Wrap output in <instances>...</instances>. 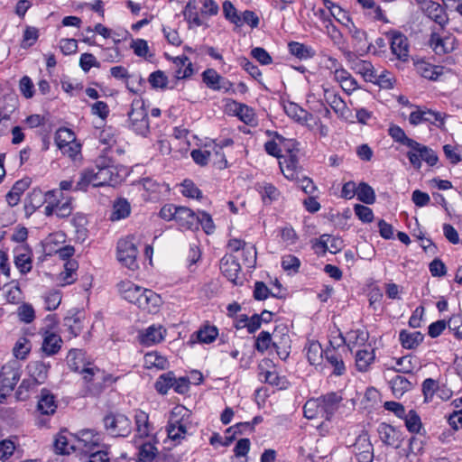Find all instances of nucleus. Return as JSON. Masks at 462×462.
<instances>
[{"label":"nucleus","mask_w":462,"mask_h":462,"mask_svg":"<svg viewBox=\"0 0 462 462\" xmlns=\"http://www.w3.org/2000/svg\"><path fill=\"white\" fill-rule=\"evenodd\" d=\"M119 181V171L115 161L104 152L96 159L93 167L81 171L76 189L85 190L89 185L94 187L115 185Z\"/></svg>","instance_id":"1"},{"label":"nucleus","mask_w":462,"mask_h":462,"mask_svg":"<svg viewBox=\"0 0 462 462\" xmlns=\"http://www.w3.org/2000/svg\"><path fill=\"white\" fill-rule=\"evenodd\" d=\"M118 290L125 300L148 312H156L162 304L159 294L132 282H121L118 284Z\"/></svg>","instance_id":"2"},{"label":"nucleus","mask_w":462,"mask_h":462,"mask_svg":"<svg viewBox=\"0 0 462 462\" xmlns=\"http://www.w3.org/2000/svg\"><path fill=\"white\" fill-rule=\"evenodd\" d=\"M48 204L44 208V215L51 217L56 215L60 218H65L73 211L72 198L65 195L60 189L47 191Z\"/></svg>","instance_id":"3"},{"label":"nucleus","mask_w":462,"mask_h":462,"mask_svg":"<svg viewBox=\"0 0 462 462\" xmlns=\"http://www.w3.org/2000/svg\"><path fill=\"white\" fill-rule=\"evenodd\" d=\"M21 374V365L17 360L10 361L2 366L0 371V399H5L14 391Z\"/></svg>","instance_id":"4"},{"label":"nucleus","mask_w":462,"mask_h":462,"mask_svg":"<svg viewBox=\"0 0 462 462\" xmlns=\"http://www.w3.org/2000/svg\"><path fill=\"white\" fill-rule=\"evenodd\" d=\"M410 151L407 152V158L415 170H420L422 161L428 165L434 166L439 161L437 153L430 147L413 141L409 146Z\"/></svg>","instance_id":"5"},{"label":"nucleus","mask_w":462,"mask_h":462,"mask_svg":"<svg viewBox=\"0 0 462 462\" xmlns=\"http://www.w3.org/2000/svg\"><path fill=\"white\" fill-rule=\"evenodd\" d=\"M130 127L137 134L146 136L150 132L148 114L142 99H134L128 112Z\"/></svg>","instance_id":"6"},{"label":"nucleus","mask_w":462,"mask_h":462,"mask_svg":"<svg viewBox=\"0 0 462 462\" xmlns=\"http://www.w3.org/2000/svg\"><path fill=\"white\" fill-rule=\"evenodd\" d=\"M106 430L112 437H128L132 432V421L123 413H109L104 420Z\"/></svg>","instance_id":"7"},{"label":"nucleus","mask_w":462,"mask_h":462,"mask_svg":"<svg viewBox=\"0 0 462 462\" xmlns=\"http://www.w3.org/2000/svg\"><path fill=\"white\" fill-rule=\"evenodd\" d=\"M294 151V146L288 148L287 154L279 160V166L283 176L292 181L298 180L302 172V167L300 165L297 153ZM296 151L298 152V149Z\"/></svg>","instance_id":"8"},{"label":"nucleus","mask_w":462,"mask_h":462,"mask_svg":"<svg viewBox=\"0 0 462 462\" xmlns=\"http://www.w3.org/2000/svg\"><path fill=\"white\" fill-rule=\"evenodd\" d=\"M138 250L132 239H121L117 244V259L131 270L138 267L136 257Z\"/></svg>","instance_id":"9"},{"label":"nucleus","mask_w":462,"mask_h":462,"mask_svg":"<svg viewBox=\"0 0 462 462\" xmlns=\"http://www.w3.org/2000/svg\"><path fill=\"white\" fill-rule=\"evenodd\" d=\"M191 157L193 161L200 165L204 166L210 162L212 157H221V161H214V165L218 169H225L227 165V162L225 158V154L222 152V148H214L212 151L197 149L191 152Z\"/></svg>","instance_id":"10"},{"label":"nucleus","mask_w":462,"mask_h":462,"mask_svg":"<svg viewBox=\"0 0 462 462\" xmlns=\"http://www.w3.org/2000/svg\"><path fill=\"white\" fill-rule=\"evenodd\" d=\"M102 440V434L93 430H82L76 435L77 448L85 453H90L95 448H98Z\"/></svg>","instance_id":"11"},{"label":"nucleus","mask_w":462,"mask_h":462,"mask_svg":"<svg viewBox=\"0 0 462 462\" xmlns=\"http://www.w3.org/2000/svg\"><path fill=\"white\" fill-rule=\"evenodd\" d=\"M203 82L213 90L234 92L233 83L220 76L215 69H208L202 73Z\"/></svg>","instance_id":"12"},{"label":"nucleus","mask_w":462,"mask_h":462,"mask_svg":"<svg viewBox=\"0 0 462 462\" xmlns=\"http://www.w3.org/2000/svg\"><path fill=\"white\" fill-rule=\"evenodd\" d=\"M134 418L136 438L154 439V427L149 420V414L142 410H136Z\"/></svg>","instance_id":"13"},{"label":"nucleus","mask_w":462,"mask_h":462,"mask_svg":"<svg viewBox=\"0 0 462 462\" xmlns=\"http://www.w3.org/2000/svg\"><path fill=\"white\" fill-rule=\"evenodd\" d=\"M421 9L424 14L443 29L448 23V16L444 8L436 2L431 0H423L421 2Z\"/></svg>","instance_id":"14"},{"label":"nucleus","mask_w":462,"mask_h":462,"mask_svg":"<svg viewBox=\"0 0 462 462\" xmlns=\"http://www.w3.org/2000/svg\"><path fill=\"white\" fill-rule=\"evenodd\" d=\"M222 273L234 284H242L240 277L241 266L238 261L231 254H226L220 261Z\"/></svg>","instance_id":"15"},{"label":"nucleus","mask_w":462,"mask_h":462,"mask_svg":"<svg viewBox=\"0 0 462 462\" xmlns=\"http://www.w3.org/2000/svg\"><path fill=\"white\" fill-rule=\"evenodd\" d=\"M354 453L359 462H372L374 448L367 433L360 434L353 445Z\"/></svg>","instance_id":"16"},{"label":"nucleus","mask_w":462,"mask_h":462,"mask_svg":"<svg viewBox=\"0 0 462 462\" xmlns=\"http://www.w3.org/2000/svg\"><path fill=\"white\" fill-rule=\"evenodd\" d=\"M54 448L56 453L65 455L78 449L76 436L67 430L60 431L55 438Z\"/></svg>","instance_id":"17"},{"label":"nucleus","mask_w":462,"mask_h":462,"mask_svg":"<svg viewBox=\"0 0 462 462\" xmlns=\"http://www.w3.org/2000/svg\"><path fill=\"white\" fill-rule=\"evenodd\" d=\"M166 336V329L161 325H152L140 333L139 341L143 346H152L162 342Z\"/></svg>","instance_id":"18"},{"label":"nucleus","mask_w":462,"mask_h":462,"mask_svg":"<svg viewBox=\"0 0 462 462\" xmlns=\"http://www.w3.org/2000/svg\"><path fill=\"white\" fill-rule=\"evenodd\" d=\"M175 221L181 227L189 230L199 228V216L186 207H179Z\"/></svg>","instance_id":"19"},{"label":"nucleus","mask_w":462,"mask_h":462,"mask_svg":"<svg viewBox=\"0 0 462 462\" xmlns=\"http://www.w3.org/2000/svg\"><path fill=\"white\" fill-rule=\"evenodd\" d=\"M381 440L393 448H398L402 441V433L393 426L382 423L378 428Z\"/></svg>","instance_id":"20"},{"label":"nucleus","mask_w":462,"mask_h":462,"mask_svg":"<svg viewBox=\"0 0 462 462\" xmlns=\"http://www.w3.org/2000/svg\"><path fill=\"white\" fill-rule=\"evenodd\" d=\"M14 263L21 273L26 274L32 268V251L22 245L15 249Z\"/></svg>","instance_id":"21"},{"label":"nucleus","mask_w":462,"mask_h":462,"mask_svg":"<svg viewBox=\"0 0 462 462\" xmlns=\"http://www.w3.org/2000/svg\"><path fill=\"white\" fill-rule=\"evenodd\" d=\"M325 99L339 117L346 120L351 117L350 109L338 95L328 90H325Z\"/></svg>","instance_id":"22"},{"label":"nucleus","mask_w":462,"mask_h":462,"mask_svg":"<svg viewBox=\"0 0 462 462\" xmlns=\"http://www.w3.org/2000/svg\"><path fill=\"white\" fill-rule=\"evenodd\" d=\"M283 108L288 116L301 125H309V123L314 119L310 113L294 102L289 101L284 103Z\"/></svg>","instance_id":"23"},{"label":"nucleus","mask_w":462,"mask_h":462,"mask_svg":"<svg viewBox=\"0 0 462 462\" xmlns=\"http://www.w3.org/2000/svg\"><path fill=\"white\" fill-rule=\"evenodd\" d=\"M320 399L325 411V420H331L343 398L339 393L331 392L320 396Z\"/></svg>","instance_id":"24"},{"label":"nucleus","mask_w":462,"mask_h":462,"mask_svg":"<svg viewBox=\"0 0 462 462\" xmlns=\"http://www.w3.org/2000/svg\"><path fill=\"white\" fill-rule=\"evenodd\" d=\"M27 371L30 380L42 384L45 382L48 376L49 365L42 361H32L27 365Z\"/></svg>","instance_id":"25"},{"label":"nucleus","mask_w":462,"mask_h":462,"mask_svg":"<svg viewBox=\"0 0 462 462\" xmlns=\"http://www.w3.org/2000/svg\"><path fill=\"white\" fill-rule=\"evenodd\" d=\"M84 315L77 310H70L64 318V326L67 328L72 337H77L82 330V320Z\"/></svg>","instance_id":"26"},{"label":"nucleus","mask_w":462,"mask_h":462,"mask_svg":"<svg viewBox=\"0 0 462 462\" xmlns=\"http://www.w3.org/2000/svg\"><path fill=\"white\" fill-rule=\"evenodd\" d=\"M391 49L392 52L400 60H405L408 57L407 38L401 32H391Z\"/></svg>","instance_id":"27"},{"label":"nucleus","mask_w":462,"mask_h":462,"mask_svg":"<svg viewBox=\"0 0 462 462\" xmlns=\"http://www.w3.org/2000/svg\"><path fill=\"white\" fill-rule=\"evenodd\" d=\"M38 411L43 415H51L56 411L55 397L45 388L42 389L37 404Z\"/></svg>","instance_id":"28"},{"label":"nucleus","mask_w":462,"mask_h":462,"mask_svg":"<svg viewBox=\"0 0 462 462\" xmlns=\"http://www.w3.org/2000/svg\"><path fill=\"white\" fill-rule=\"evenodd\" d=\"M430 45L438 55L448 53L453 50L451 39L442 37L438 32H432L430 39Z\"/></svg>","instance_id":"29"},{"label":"nucleus","mask_w":462,"mask_h":462,"mask_svg":"<svg viewBox=\"0 0 462 462\" xmlns=\"http://www.w3.org/2000/svg\"><path fill=\"white\" fill-rule=\"evenodd\" d=\"M418 73L428 79L437 80L445 73V68L442 66H436L427 61H420L416 64Z\"/></svg>","instance_id":"30"},{"label":"nucleus","mask_w":462,"mask_h":462,"mask_svg":"<svg viewBox=\"0 0 462 462\" xmlns=\"http://www.w3.org/2000/svg\"><path fill=\"white\" fill-rule=\"evenodd\" d=\"M62 339L56 333L46 331L43 336L42 350L47 356L57 354L61 347Z\"/></svg>","instance_id":"31"},{"label":"nucleus","mask_w":462,"mask_h":462,"mask_svg":"<svg viewBox=\"0 0 462 462\" xmlns=\"http://www.w3.org/2000/svg\"><path fill=\"white\" fill-rule=\"evenodd\" d=\"M375 358L374 348H364L356 353V365L358 371L366 372Z\"/></svg>","instance_id":"32"},{"label":"nucleus","mask_w":462,"mask_h":462,"mask_svg":"<svg viewBox=\"0 0 462 462\" xmlns=\"http://www.w3.org/2000/svg\"><path fill=\"white\" fill-rule=\"evenodd\" d=\"M48 204L47 191L43 192L40 189H33L27 197L25 209L33 212L41 208L43 204Z\"/></svg>","instance_id":"33"},{"label":"nucleus","mask_w":462,"mask_h":462,"mask_svg":"<svg viewBox=\"0 0 462 462\" xmlns=\"http://www.w3.org/2000/svg\"><path fill=\"white\" fill-rule=\"evenodd\" d=\"M304 416L308 420L313 419H325V411L321 402L320 397L316 399H310L306 402L304 407Z\"/></svg>","instance_id":"34"},{"label":"nucleus","mask_w":462,"mask_h":462,"mask_svg":"<svg viewBox=\"0 0 462 462\" xmlns=\"http://www.w3.org/2000/svg\"><path fill=\"white\" fill-rule=\"evenodd\" d=\"M351 68L356 73L360 74L365 81L374 82L377 79V72L368 60H356Z\"/></svg>","instance_id":"35"},{"label":"nucleus","mask_w":462,"mask_h":462,"mask_svg":"<svg viewBox=\"0 0 462 462\" xmlns=\"http://www.w3.org/2000/svg\"><path fill=\"white\" fill-rule=\"evenodd\" d=\"M393 394L401 398L412 388V383L403 375H395L389 381Z\"/></svg>","instance_id":"36"},{"label":"nucleus","mask_w":462,"mask_h":462,"mask_svg":"<svg viewBox=\"0 0 462 462\" xmlns=\"http://www.w3.org/2000/svg\"><path fill=\"white\" fill-rule=\"evenodd\" d=\"M348 32L355 42L354 49L357 52H364L368 48L366 32L357 28L353 23L348 26Z\"/></svg>","instance_id":"37"},{"label":"nucleus","mask_w":462,"mask_h":462,"mask_svg":"<svg viewBox=\"0 0 462 462\" xmlns=\"http://www.w3.org/2000/svg\"><path fill=\"white\" fill-rule=\"evenodd\" d=\"M173 63L176 67L175 76L179 79H187L194 72L191 61L185 55L174 58Z\"/></svg>","instance_id":"38"},{"label":"nucleus","mask_w":462,"mask_h":462,"mask_svg":"<svg viewBox=\"0 0 462 462\" xmlns=\"http://www.w3.org/2000/svg\"><path fill=\"white\" fill-rule=\"evenodd\" d=\"M29 185L30 180L26 179L16 181L11 190L6 194L8 205L11 207L16 206L20 201L22 194L29 188Z\"/></svg>","instance_id":"39"},{"label":"nucleus","mask_w":462,"mask_h":462,"mask_svg":"<svg viewBox=\"0 0 462 462\" xmlns=\"http://www.w3.org/2000/svg\"><path fill=\"white\" fill-rule=\"evenodd\" d=\"M399 337L404 348L413 349L423 341L424 336L419 331L407 332L402 330L400 332Z\"/></svg>","instance_id":"40"},{"label":"nucleus","mask_w":462,"mask_h":462,"mask_svg":"<svg viewBox=\"0 0 462 462\" xmlns=\"http://www.w3.org/2000/svg\"><path fill=\"white\" fill-rule=\"evenodd\" d=\"M131 213V205L125 199H118L113 204L111 220L116 221L127 217Z\"/></svg>","instance_id":"41"},{"label":"nucleus","mask_w":462,"mask_h":462,"mask_svg":"<svg viewBox=\"0 0 462 462\" xmlns=\"http://www.w3.org/2000/svg\"><path fill=\"white\" fill-rule=\"evenodd\" d=\"M326 360L334 367L333 374L336 375H342L346 367L341 355L335 349H328L325 352Z\"/></svg>","instance_id":"42"},{"label":"nucleus","mask_w":462,"mask_h":462,"mask_svg":"<svg viewBox=\"0 0 462 462\" xmlns=\"http://www.w3.org/2000/svg\"><path fill=\"white\" fill-rule=\"evenodd\" d=\"M144 366L147 369L164 370L168 367V361L157 352H150L144 356Z\"/></svg>","instance_id":"43"},{"label":"nucleus","mask_w":462,"mask_h":462,"mask_svg":"<svg viewBox=\"0 0 462 462\" xmlns=\"http://www.w3.org/2000/svg\"><path fill=\"white\" fill-rule=\"evenodd\" d=\"M152 440V439H149L148 441L139 446L138 456L140 462H152L155 458L158 449L155 446V442Z\"/></svg>","instance_id":"44"},{"label":"nucleus","mask_w":462,"mask_h":462,"mask_svg":"<svg viewBox=\"0 0 462 462\" xmlns=\"http://www.w3.org/2000/svg\"><path fill=\"white\" fill-rule=\"evenodd\" d=\"M194 336L196 337V339L199 343L210 344L218 336V330H217V327H215V326L206 325L203 328H201L200 329H199L198 331H196L192 335V337Z\"/></svg>","instance_id":"45"},{"label":"nucleus","mask_w":462,"mask_h":462,"mask_svg":"<svg viewBox=\"0 0 462 462\" xmlns=\"http://www.w3.org/2000/svg\"><path fill=\"white\" fill-rule=\"evenodd\" d=\"M79 267V263L75 260H68L64 263V271L60 274V281L62 285L71 284L75 282V272Z\"/></svg>","instance_id":"46"},{"label":"nucleus","mask_w":462,"mask_h":462,"mask_svg":"<svg viewBox=\"0 0 462 462\" xmlns=\"http://www.w3.org/2000/svg\"><path fill=\"white\" fill-rule=\"evenodd\" d=\"M67 363L71 370L79 371L86 365L85 353L80 349H71L67 356Z\"/></svg>","instance_id":"47"},{"label":"nucleus","mask_w":462,"mask_h":462,"mask_svg":"<svg viewBox=\"0 0 462 462\" xmlns=\"http://www.w3.org/2000/svg\"><path fill=\"white\" fill-rule=\"evenodd\" d=\"M323 349L319 342H310L307 346V358L310 365H320L323 358Z\"/></svg>","instance_id":"48"},{"label":"nucleus","mask_w":462,"mask_h":462,"mask_svg":"<svg viewBox=\"0 0 462 462\" xmlns=\"http://www.w3.org/2000/svg\"><path fill=\"white\" fill-rule=\"evenodd\" d=\"M3 292L6 301L9 303L18 304L23 300V292L16 283L5 285Z\"/></svg>","instance_id":"49"},{"label":"nucleus","mask_w":462,"mask_h":462,"mask_svg":"<svg viewBox=\"0 0 462 462\" xmlns=\"http://www.w3.org/2000/svg\"><path fill=\"white\" fill-rule=\"evenodd\" d=\"M168 437L172 440H179L186 435V426L180 420H170L167 428Z\"/></svg>","instance_id":"50"},{"label":"nucleus","mask_w":462,"mask_h":462,"mask_svg":"<svg viewBox=\"0 0 462 462\" xmlns=\"http://www.w3.org/2000/svg\"><path fill=\"white\" fill-rule=\"evenodd\" d=\"M357 199L365 204H374L375 201V193L374 189L365 182H361L357 186Z\"/></svg>","instance_id":"51"},{"label":"nucleus","mask_w":462,"mask_h":462,"mask_svg":"<svg viewBox=\"0 0 462 462\" xmlns=\"http://www.w3.org/2000/svg\"><path fill=\"white\" fill-rule=\"evenodd\" d=\"M74 142H76V136L73 131L66 127H61L57 130L55 134V143L59 149H62V146Z\"/></svg>","instance_id":"52"},{"label":"nucleus","mask_w":462,"mask_h":462,"mask_svg":"<svg viewBox=\"0 0 462 462\" xmlns=\"http://www.w3.org/2000/svg\"><path fill=\"white\" fill-rule=\"evenodd\" d=\"M174 374L168 372L160 375L155 383V389L161 394H166L171 388H173Z\"/></svg>","instance_id":"53"},{"label":"nucleus","mask_w":462,"mask_h":462,"mask_svg":"<svg viewBox=\"0 0 462 462\" xmlns=\"http://www.w3.org/2000/svg\"><path fill=\"white\" fill-rule=\"evenodd\" d=\"M183 15L190 24L200 26L203 23L199 15V13L197 12V6L194 0H189L188 2L183 11Z\"/></svg>","instance_id":"54"},{"label":"nucleus","mask_w":462,"mask_h":462,"mask_svg":"<svg viewBox=\"0 0 462 462\" xmlns=\"http://www.w3.org/2000/svg\"><path fill=\"white\" fill-rule=\"evenodd\" d=\"M38 384L30 379H24L19 385L15 396L19 401H25L30 397V393L34 392Z\"/></svg>","instance_id":"55"},{"label":"nucleus","mask_w":462,"mask_h":462,"mask_svg":"<svg viewBox=\"0 0 462 462\" xmlns=\"http://www.w3.org/2000/svg\"><path fill=\"white\" fill-rule=\"evenodd\" d=\"M405 420V426L410 432L418 433L421 428V421L420 416L413 410L409 411V412L402 417Z\"/></svg>","instance_id":"56"},{"label":"nucleus","mask_w":462,"mask_h":462,"mask_svg":"<svg viewBox=\"0 0 462 462\" xmlns=\"http://www.w3.org/2000/svg\"><path fill=\"white\" fill-rule=\"evenodd\" d=\"M271 344L274 347H278V342L273 341L271 334L267 331H262L256 338L255 348L259 352L263 353L270 347Z\"/></svg>","instance_id":"57"},{"label":"nucleus","mask_w":462,"mask_h":462,"mask_svg":"<svg viewBox=\"0 0 462 462\" xmlns=\"http://www.w3.org/2000/svg\"><path fill=\"white\" fill-rule=\"evenodd\" d=\"M97 138L100 143L106 145L104 152L107 153V148H111L116 143L114 130L111 127H106L98 131Z\"/></svg>","instance_id":"58"},{"label":"nucleus","mask_w":462,"mask_h":462,"mask_svg":"<svg viewBox=\"0 0 462 462\" xmlns=\"http://www.w3.org/2000/svg\"><path fill=\"white\" fill-rule=\"evenodd\" d=\"M389 135L397 143H400L403 145L410 146L412 144L414 141L411 138H409L405 132L398 125H392L388 130Z\"/></svg>","instance_id":"59"},{"label":"nucleus","mask_w":462,"mask_h":462,"mask_svg":"<svg viewBox=\"0 0 462 462\" xmlns=\"http://www.w3.org/2000/svg\"><path fill=\"white\" fill-rule=\"evenodd\" d=\"M79 372L83 374V379L87 383H90L95 379L104 381L103 373L97 366H92L90 364L85 365Z\"/></svg>","instance_id":"60"},{"label":"nucleus","mask_w":462,"mask_h":462,"mask_svg":"<svg viewBox=\"0 0 462 462\" xmlns=\"http://www.w3.org/2000/svg\"><path fill=\"white\" fill-rule=\"evenodd\" d=\"M223 13L225 17L232 23H235L236 26L242 25L241 16L237 14L236 7L230 1L223 3Z\"/></svg>","instance_id":"61"},{"label":"nucleus","mask_w":462,"mask_h":462,"mask_svg":"<svg viewBox=\"0 0 462 462\" xmlns=\"http://www.w3.org/2000/svg\"><path fill=\"white\" fill-rule=\"evenodd\" d=\"M141 183L144 190L149 192L152 199H156L157 195L161 193L163 189V184L152 178H143L142 179Z\"/></svg>","instance_id":"62"},{"label":"nucleus","mask_w":462,"mask_h":462,"mask_svg":"<svg viewBox=\"0 0 462 462\" xmlns=\"http://www.w3.org/2000/svg\"><path fill=\"white\" fill-rule=\"evenodd\" d=\"M300 266V261L292 254L284 255L282 258V267L289 273H297Z\"/></svg>","instance_id":"63"},{"label":"nucleus","mask_w":462,"mask_h":462,"mask_svg":"<svg viewBox=\"0 0 462 462\" xmlns=\"http://www.w3.org/2000/svg\"><path fill=\"white\" fill-rule=\"evenodd\" d=\"M237 116L245 124L251 125L255 121L254 110L246 105L236 104Z\"/></svg>","instance_id":"64"}]
</instances>
